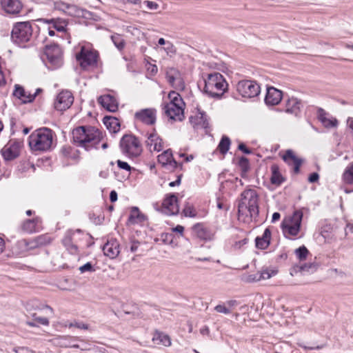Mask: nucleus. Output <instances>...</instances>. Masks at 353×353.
Returning a JSON list of instances; mask_svg holds the SVG:
<instances>
[{"label":"nucleus","instance_id":"obj_1","mask_svg":"<svg viewBox=\"0 0 353 353\" xmlns=\"http://www.w3.org/2000/svg\"><path fill=\"white\" fill-rule=\"evenodd\" d=\"M73 143L87 151L98 149L102 139L101 132L95 127L81 125L73 129L72 132Z\"/></svg>","mask_w":353,"mask_h":353},{"label":"nucleus","instance_id":"obj_2","mask_svg":"<svg viewBox=\"0 0 353 353\" xmlns=\"http://www.w3.org/2000/svg\"><path fill=\"white\" fill-rule=\"evenodd\" d=\"M259 194L253 189H246L241 194L238 205L239 216H250L256 219L259 215Z\"/></svg>","mask_w":353,"mask_h":353},{"label":"nucleus","instance_id":"obj_3","mask_svg":"<svg viewBox=\"0 0 353 353\" xmlns=\"http://www.w3.org/2000/svg\"><path fill=\"white\" fill-rule=\"evenodd\" d=\"M28 144L33 151H50L52 148L53 131L48 128L36 130L30 135Z\"/></svg>","mask_w":353,"mask_h":353},{"label":"nucleus","instance_id":"obj_4","mask_svg":"<svg viewBox=\"0 0 353 353\" xmlns=\"http://www.w3.org/2000/svg\"><path fill=\"white\" fill-rule=\"evenodd\" d=\"M228 86V84L223 76L219 72H214L208 74L207 79L205 80L203 91L210 97L221 99Z\"/></svg>","mask_w":353,"mask_h":353},{"label":"nucleus","instance_id":"obj_5","mask_svg":"<svg viewBox=\"0 0 353 353\" xmlns=\"http://www.w3.org/2000/svg\"><path fill=\"white\" fill-rule=\"evenodd\" d=\"M32 26L30 21L17 22L11 31L12 41L21 47H25L32 37Z\"/></svg>","mask_w":353,"mask_h":353},{"label":"nucleus","instance_id":"obj_6","mask_svg":"<svg viewBox=\"0 0 353 353\" xmlns=\"http://www.w3.org/2000/svg\"><path fill=\"white\" fill-rule=\"evenodd\" d=\"M119 148L122 154L131 159L139 157L143 151L141 141L132 134H125L121 137Z\"/></svg>","mask_w":353,"mask_h":353},{"label":"nucleus","instance_id":"obj_7","mask_svg":"<svg viewBox=\"0 0 353 353\" xmlns=\"http://www.w3.org/2000/svg\"><path fill=\"white\" fill-rule=\"evenodd\" d=\"M46 55L52 70L60 68L63 64L62 50L57 43L46 45L44 48Z\"/></svg>","mask_w":353,"mask_h":353},{"label":"nucleus","instance_id":"obj_8","mask_svg":"<svg viewBox=\"0 0 353 353\" xmlns=\"http://www.w3.org/2000/svg\"><path fill=\"white\" fill-rule=\"evenodd\" d=\"M236 90L243 97L253 98L259 94L261 88L255 81L242 80L238 82Z\"/></svg>","mask_w":353,"mask_h":353},{"label":"nucleus","instance_id":"obj_9","mask_svg":"<svg viewBox=\"0 0 353 353\" xmlns=\"http://www.w3.org/2000/svg\"><path fill=\"white\" fill-rule=\"evenodd\" d=\"M73 102L72 93L69 90H62L57 94L54 102V107L57 111L63 112L70 108Z\"/></svg>","mask_w":353,"mask_h":353},{"label":"nucleus","instance_id":"obj_10","mask_svg":"<svg viewBox=\"0 0 353 353\" xmlns=\"http://www.w3.org/2000/svg\"><path fill=\"white\" fill-rule=\"evenodd\" d=\"M179 199L175 193L167 194L162 202L163 211L168 215H176L179 212Z\"/></svg>","mask_w":353,"mask_h":353},{"label":"nucleus","instance_id":"obj_11","mask_svg":"<svg viewBox=\"0 0 353 353\" xmlns=\"http://www.w3.org/2000/svg\"><path fill=\"white\" fill-rule=\"evenodd\" d=\"M134 119L145 125H153L157 120V110L154 108L141 109L135 112Z\"/></svg>","mask_w":353,"mask_h":353},{"label":"nucleus","instance_id":"obj_12","mask_svg":"<svg viewBox=\"0 0 353 353\" xmlns=\"http://www.w3.org/2000/svg\"><path fill=\"white\" fill-rule=\"evenodd\" d=\"M98 57L99 54L97 52L84 51L83 50H81L77 55V59L80 62V66L83 69H85L88 66L96 65Z\"/></svg>","mask_w":353,"mask_h":353},{"label":"nucleus","instance_id":"obj_13","mask_svg":"<svg viewBox=\"0 0 353 353\" xmlns=\"http://www.w3.org/2000/svg\"><path fill=\"white\" fill-rule=\"evenodd\" d=\"M2 10L8 14L17 16L23 8V3L20 0H0Z\"/></svg>","mask_w":353,"mask_h":353},{"label":"nucleus","instance_id":"obj_14","mask_svg":"<svg viewBox=\"0 0 353 353\" xmlns=\"http://www.w3.org/2000/svg\"><path fill=\"white\" fill-rule=\"evenodd\" d=\"M81 230L79 229L75 231L68 230L62 239L63 245L71 254H78V246L74 243V241H76V234H81Z\"/></svg>","mask_w":353,"mask_h":353},{"label":"nucleus","instance_id":"obj_15","mask_svg":"<svg viewBox=\"0 0 353 353\" xmlns=\"http://www.w3.org/2000/svg\"><path fill=\"white\" fill-rule=\"evenodd\" d=\"M21 142L10 141L1 151V154L6 161H12L17 158L20 154Z\"/></svg>","mask_w":353,"mask_h":353},{"label":"nucleus","instance_id":"obj_16","mask_svg":"<svg viewBox=\"0 0 353 353\" xmlns=\"http://www.w3.org/2000/svg\"><path fill=\"white\" fill-rule=\"evenodd\" d=\"M163 110L166 116L171 120L181 121L184 119V110L182 106L166 103Z\"/></svg>","mask_w":353,"mask_h":353},{"label":"nucleus","instance_id":"obj_17","mask_svg":"<svg viewBox=\"0 0 353 353\" xmlns=\"http://www.w3.org/2000/svg\"><path fill=\"white\" fill-rule=\"evenodd\" d=\"M282 159L289 166L293 168L294 174H297L300 172L303 159L297 157L292 150H287Z\"/></svg>","mask_w":353,"mask_h":353},{"label":"nucleus","instance_id":"obj_18","mask_svg":"<svg viewBox=\"0 0 353 353\" xmlns=\"http://www.w3.org/2000/svg\"><path fill=\"white\" fill-rule=\"evenodd\" d=\"M282 99L283 92L281 90L272 86L267 88V92L264 101L268 106H274L278 105Z\"/></svg>","mask_w":353,"mask_h":353},{"label":"nucleus","instance_id":"obj_19","mask_svg":"<svg viewBox=\"0 0 353 353\" xmlns=\"http://www.w3.org/2000/svg\"><path fill=\"white\" fill-rule=\"evenodd\" d=\"M104 255L111 259H115L119 254V243L116 239L111 238L103 245Z\"/></svg>","mask_w":353,"mask_h":353},{"label":"nucleus","instance_id":"obj_20","mask_svg":"<svg viewBox=\"0 0 353 353\" xmlns=\"http://www.w3.org/2000/svg\"><path fill=\"white\" fill-rule=\"evenodd\" d=\"M189 121L194 129L199 128L206 129L208 128L209 123L208 116L204 111L198 109L197 114L189 117Z\"/></svg>","mask_w":353,"mask_h":353},{"label":"nucleus","instance_id":"obj_21","mask_svg":"<svg viewBox=\"0 0 353 353\" xmlns=\"http://www.w3.org/2000/svg\"><path fill=\"white\" fill-rule=\"evenodd\" d=\"M98 103L105 110L111 112H115L118 110V102L116 98L110 94L100 96Z\"/></svg>","mask_w":353,"mask_h":353},{"label":"nucleus","instance_id":"obj_22","mask_svg":"<svg viewBox=\"0 0 353 353\" xmlns=\"http://www.w3.org/2000/svg\"><path fill=\"white\" fill-rule=\"evenodd\" d=\"M192 230L197 237L205 241H210L214 239V232L210 229L205 228L203 223H198L192 226Z\"/></svg>","mask_w":353,"mask_h":353},{"label":"nucleus","instance_id":"obj_23","mask_svg":"<svg viewBox=\"0 0 353 353\" xmlns=\"http://www.w3.org/2000/svg\"><path fill=\"white\" fill-rule=\"evenodd\" d=\"M38 21L43 23L51 25V27L58 32H64L66 31L68 21L62 18H41L39 19Z\"/></svg>","mask_w":353,"mask_h":353},{"label":"nucleus","instance_id":"obj_24","mask_svg":"<svg viewBox=\"0 0 353 353\" xmlns=\"http://www.w3.org/2000/svg\"><path fill=\"white\" fill-rule=\"evenodd\" d=\"M285 112L298 116L303 108L302 101L295 98H288L285 102Z\"/></svg>","mask_w":353,"mask_h":353},{"label":"nucleus","instance_id":"obj_25","mask_svg":"<svg viewBox=\"0 0 353 353\" xmlns=\"http://www.w3.org/2000/svg\"><path fill=\"white\" fill-rule=\"evenodd\" d=\"M147 219V216L141 212L138 207L134 206L130 209V213L127 221V225L142 224Z\"/></svg>","mask_w":353,"mask_h":353},{"label":"nucleus","instance_id":"obj_26","mask_svg":"<svg viewBox=\"0 0 353 353\" xmlns=\"http://www.w3.org/2000/svg\"><path fill=\"white\" fill-rule=\"evenodd\" d=\"M319 265L315 263H304L303 265H295L290 270V274L294 276L298 272L312 274L316 271Z\"/></svg>","mask_w":353,"mask_h":353},{"label":"nucleus","instance_id":"obj_27","mask_svg":"<svg viewBox=\"0 0 353 353\" xmlns=\"http://www.w3.org/2000/svg\"><path fill=\"white\" fill-rule=\"evenodd\" d=\"M154 131H155V130H154ZM145 143L148 147L154 145L153 150L157 152L161 151L163 148L162 139L155 132L148 135Z\"/></svg>","mask_w":353,"mask_h":353},{"label":"nucleus","instance_id":"obj_28","mask_svg":"<svg viewBox=\"0 0 353 353\" xmlns=\"http://www.w3.org/2000/svg\"><path fill=\"white\" fill-rule=\"evenodd\" d=\"M271 231L269 228H266L261 236H256L255 239V245L258 249L265 250L270 244Z\"/></svg>","mask_w":353,"mask_h":353},{"label":"nucleus","instance_id":"obj_29","mask_svg":"<svg viewBox=\"0 0 353 353\" xmlns=\"http://www.w3.org/2000/svg\"><path fill=\"white\" fill-rule=\"evenodd\" d=\"M327 112L322 108H317V118L325 128H334L337 126L338 121L336 119L326 117Z\"/></svg>","mask_w":353,"mask_h":353},{"label":"nucleus","instance_id":"obj_30","mask_svg":"<svg viewBox=\"0 0 353 353\" xmlns=\"http://www.w3.org/2000/svg\"><path fill=\"white\" fill-rule=\"evenodd\" d=\"M103 124L111 133H117L120 130V123L117 118L112 116H105Z\"/></svg>","mask_w":353,"mask_h":353},{"label":"nucleus","instance_id":"obj_31","mask_svg":"<svg viewBox=\"0 0 353 353\" xmlns=\"http://www.w3.org/2000/svg\"><path fill=\"white\" fill-rule=\"evenodd\" d=\"M66 14L74 17L88 18V15H90L91 12L76 5L69 4Z\"/></svg>","mask_w":353,"mask_h":353},{"label":"nucleus","instance_id":"obj_32","mask_svg":"<svg viewBox=\"0 0 353 353\" xmlns=\"http://www.w3.org/2000/svg\"><path fill=\"white\" fill-rule=\"evenodd\" d=\"M152 341L157 345H163L165 347L171 345V339L170 336L161 332L156 331L154 334Z\"/></svg>","mask_w":353,"mask_h":353},{"label":"nucleus","instance_id":"obj_33","mask_svg":"<svg viewBox=\"0 0 353 353\" xmlns=\"http://www.w3.org/2000/svg\"><path fill=\"white\" fill-rule=\"evenodd\" d=\"M272 176L270 182L272 185L279 186L285 181V178L281 175L279 171V168L277 165H272L271 166Z\"/></svg>","mask_w":353,"mask_h":353},{"label":"nucleus","instance_id":"obj_34","mask_svg":"<svg viewBox=\"0 0 353 353\" xmlns=\"http://www.w3.org/2000/svg\"><path fill=\"white\" fill-rule=\"evenodd\" d=\"M79 338L76 336H59L58 337L54 339V343L60 347H70L71 346L72 342L78 340Z\"/></svg>","mask_w":353,"mask_h":353},{"label":"nucleus","instance_id":"obj_35","mask_svg":"<svg viewBox=\"0 0 353 353\" xmlns=\"http://www.w3.org/2000/svg\"><path fill=\"white\" fill-rule=\"evenodd\" d=\"M13 96L20 99L23 103H31V101H26V99H29L28 97L30 96V94H27L23 86L16 84L14 85V90L12 93Z\"/></svg>","mask_w":353,"mask_h":353},{"label":"nucleus","instance_id":"obj_36","mask_svg":"<svg viewBox=\"0 0 353 353\" xmlns=\"http://www.w3.org/2000/svg\"><path fill=\"white\" fill-rule=\"evenodd\" d=\"M172 158L173 154L172 150L168 149L157 157V161L163 168H168L169 163Z\"/></svg>","mask_w":353,"mask_h":353},{"label":"nucleus","instance_id":"obj_37","mask_svg":"<svg viewBox=\"0 0 353 353\" xmlns=\"http://www.w3.org/2000/svg\"><path fill=\"white\" fill-rule=\"evenodd\" d=\"M281 228L285 235L288 234L289 235L293 236H296L301 230L300 226L292 224L290 223H286L285 222L282 223Z\"/></svg>","mask_w":353,"mask_h":353},{"label":"nucleus","instance_id":"obj_38","mask_svg":"<svg viewBox=\"0 0 353 353\" xmlns=\"http://www.w3.org/2000/svg\"><path fill=\"white\" fill-rule=\"evenodd\" d=\"M238 165L241 170V176L246 178L247 173L250 169L249 159L245 157H241L239 159Z\"/></svg>","mask_w":353,"mask_h":353},{"label":"nucleus","instance_id":"obj_39","mask_svg":"<svg viewBox=\"0 0 353 353\" xmlns=\"http://www.w3.org/2000/svg\"><path fill=\"white\" fill-rule=\"evenodd\" d=\"M342 179L345 184H353V161L345 169L342 175Z\"/></svg>","mask_w":353,"mask_h":353},{"label":"nucleus","instance_id":"obj_40","mask_svg":"<svg viewBox=\"0 0 353 353\" xmlns=\"http://www.w3.org/2000/svg\"><path fill=\"white\" fill-rule=\"evenodd\" d=\"M230 144L231 141L230 138L224 135L222 137L217 149L219 150L221 154H225L230 149Z\"/></svg>","mask_w":353,"mask_h":353},{"label":"nucleus","instance_id":"obj_41","mask_svg":"<svg viewBox=\"0 0 353 353\" xmlns=\"http://www.w3.org/2000/svg\"><path fill=\"white\" fill-rule=\"evenodd\" d=\"M168 98L170 99V102L168 103H172L173 105H177V106L182 107L185 104L181 95L174 91L170 92L168 94Z\"/></svg>","mask_w":353,"mask_h":353},{"label":"nucleus","instance_id":"obj_42","mask_svg":"<svg viewBox=\"0 0 353 353\" xmlns=\"http://www.w3.org/2000/svg\"><path fill=\"white\" fill-rule=\"evenodd\" d=\"M303 216V213L302 212V210H296L293 212L292 216L290 217V223L301 227Z\"/></svg>","mask_w":353,"mask_h":353},{"label":"nucleus","instance_id":"obj_43","mask_svg":"<svg viewBox=\"0 0 353 353\" xmlns=\"http://www.w3.org/2000/svg\"><path fill=\"white\" fill-rule=\"evenodd\" d=\"M51 241L50 237L46 236V235H40L37 236L32 243H34L33 245L30 246V248H33L35 247L46 245L47 244H49Z\"/></svg>","mask_w":353,"mask_h":353},{"label":"nucleus","instance_id":"obj_44","mask_svg":"<svg viewBox=\"0 0 353 353\" xmlns=\"http://www.w3.org/2000/svg\"><path fill=\"white\" fill-rule=\"evenodd\" d=\"M37 222V219H27L22 225L23 231L28 233H32L35 230V226Z\"/></svg>","mask_w":353,"mask_h":353},{"label":"nucleus","instance_id":"obj_45","mask_svg":"<svg viewBox=\"0 0 353 353\" xmlns=\"http://www.w3.org/2000/svg\"><path fill=\"white\" fill-rule=\"evenodd\" d=\"M183 214L186 217L194 218L196 216V212L194 205L189 202H186L183 210Z\"/></svg>","mask_w":353,"mask_h":353},{"label":"nucleus","instance_id":"obj_46","mask_svg":"<svg viewBox=\"0 0 353 353\" xmlns=\"http://www.w3.org/2000/svg\"><path fill=\"white\" fill-rule=\"evenodd\" d=\"M111 39H112L113 43L114 44V46H116V48L119 50L121 51L124 48L125 42V40L121 37V36L120 34H117L112 35Z\"/></svg>","mask_w":353,"mask_h":353},{"label":"nucleus","instance_id":"obj_47","mask_svg":"<svg viewBox=\"0 0 353 353\" xmlns=\"http://www.w3.org/2000/svg\"><path fill=\"white\" fill-rule=\"evenodd\" d=\"M308 253H309L308 250L304 245H302V246H301L299 248L295 250V254H296L297 258L300 261H303V260L306 259Z\"/></svg>","mask_w":353,"mask_h":353},{"label":"nucleus","instance_id":"obj_48","mask_svg":"<svg viewBox=\"0 0 353 353\" xmlns=\"http://www.w3.org/2000/svg\"><path fill=\"white\" fill-rule=\"evenodd\" d=\"M73 148L70 145H63L61 149V154L66 158L74 159V156L72 154Z\"/></svg>","mask_w":353,"mask_h":353},{"label":"nucleus","instance_id":"obj_49","mask_svg":"<svg viewBox=\"0 0 353 353\" xmlns=\"http://www.w3.org/2000/svg\"><path fill=\"white\" fill-rule=\"evenodd\" d=\"M79 270L81 273H85L86 272H94L96 271V268L93 266L92 263L87 262L85 264L80 266Z\"/></svg>","mask_w":353,"mask_h":353},{"label":"nucleus","instance_id":"obj_50","mask_svg":"<svg viewBox=\"0 0 353 353\" xmlns=\"http://www.w3.org/2000/svg\"><path fill=\"white\" fill-rule=\"evenodd\" d=\"M263 277L264 276H261V271L256 272V274H250L246 278L245 281L248 283H252L256 281H259L261 280H263Z\"/></svg>","mask_w":353,"mask_h":353},{"label":"nucleus","instance_id":"obj_51","mask_svg":"<svg viewBox=\"0 0 353 353\" xmlns=\"http://www.w3.org/2000/svg\"><path fill=\"white\" fill-rule=\"evenodd\" d=\"M261 276H264V277H263V280L268 279L271 278L272 276L276 275L277 274V270H268V268H265V269H263L261 271Z\"/></svg>","mask_w":353,"mask_h":353},{"label":"nucleus","instance_id":"obj_52","mask_svg":"<svg viewBox=\"0 0 353 353\" xmlns=\"http://www.w3.org/2000/svg\"><path fill=\"white\" fill-rule=\"evenodd\" d=\"M117 164L119 169L126 170L129 172L133 169L127 162L119 159L117 161Z\"/></svg>","mask_w":353,"mask_h":353},{"label":"nucleus","instance_id":"obj_53","mask_svg":"<svg viewBox=\"0 0 353 353\" xmlns=\"http://www.w3.org/2000/svg\"><path fill=\"white\" fill-rule=\"evenodd\" d=\"M15 353H37L34 350L30 349L28 347L18 346L13 349Z\"/></svg>","mask_w":353,"mask_h":353},{"label":"nucleus","instance_id":"obj_54","mask_svg":"<svg viewBox=\"0 0 353 353\" xmlns=\"http://www.w3.org/2000/svg\"><path fill=\"white\" fill-rule=\"evenodd\" d=\"M214 310L219 313H223L225 314H229L231 311L230 308L226 307L225 303L223 305L219 304L214 307Z\"/></svg>","mask_w":353,"mask_h":353},{"label":"nucleus","instance_id":"obj_55","mask_svg":"<svg viewBox=\"0 0 353 353\" xmlns=\"http://www.w3.org/2000/svg\"><path fill=\"white\" fill-rule=\"evenodd\" d=\"M32 317L34 319V321H35L37 323H38L41 325H49V321L46 317L37 316L36 314H33Z\"/></svg>","mask_w":353,"mask_h":353},{"label":"nucleus","instance_id":"obj_56","mask_svg":"<svg viewBox=\"0 0 353 353\" xmlns=\"http://www.w3.org/2000/svg\"><path fill=\"white\" fill-rule=\"evenodd\" d=\"M68 6H69V3L62 2V1L56 2L54 3V8L57 10L63 11L65 13H66V12H67Z\"/></svg>","mask_w":353,"mask_h":353},{"label":"nucleus","instance_id":"obj_57","mask_svg":"<svg viewBox=\"0 0 353 353\" xmlns=\"http://www.w3.org/2000/svg\"><path fill=\"white\" fill-rule=\"evenodd\" d=\"M75 327L79 329H83V330H88V325L85 324L83 322H74L71 323L69 325V327Z\"/></svg>","mask_w":353,"mask_h":353},{"label":"nucleus","instance_id":"obj_58","mask_svg":"<svg viewBox=\"0 0 353 353\" xmlns=\"http://www.w3.org/2000/svg\"><path fill=\"white\" fill-rule=\"evenodd\" d=\"M177 165L178 162L174 159V157L170 160L169 163L168 167L165 168L167 170H169L170 172H174L177 170Z\"/></svg>","mask_w":353,"mask_h":353},{"label":"nucleus","instance_id":"obj_59","mask_svg":"<svg viewBox=\"0 0 353 353\" xmlns=\"http://www.w3.org/2000/svg\"><path fill=\"white\" fill-rule=\"evenodd\" d=\"M319 180V174L317 172L311 173L307 178V181L309 183H316Z\"/></svg>","mask_w":353,"mask_h":353},{"label":"nucleus","instance_id":"obj_60","mask_svg":"<svg viewBox=\"0 0 353 353\" xmlns=\"http://www.w3.org/2000/svg\"><path fill=\"white\" fill-rule=\"evenodd\" d=\"M238 149L245 154H250L252 153V150L248 148L244 143H240L238 145Z\"/></svg>","mask_w":353,"mask_h":353},{"label":"nucleus","instance_id":"obj_61","mask_svg":"<svg viewBox=\"0 0 353 353\" xmlns=\"http://www.w3.org/2000/svg\"><path fill=\"white\" fill-rule=\"evenodd\" d=\"M183 176V174H178L176 176V179L174 181H172L169 183V186L171 188L175 187L176 185H179L181 183V178Z\"/></svg>","mask_w":353,"mask_h":353},{"label":"nucleus","instance_id":"obj_62","mask_svg":"<svg viewBox=\"0 0 353 353\" xmlns=\"http://www.w3.org/2000/svg\"><path fill=\"white\" fill-rule=\"evenodd\" d=\"M144 3L146 5L147 8L150 10H157L159 8V5L154 1H145Z\"/></svg>","mask_w":353,"mask_h":353},{"label":"nucleus","instance_id":"obj_63","mask_svg":"<svg viewBox=\"0 0 353 353\" xmlns=\"http://www.w3.org/2000/svg\"><path fill=\"white\" fill-rule=\"evenodd\" d=\"M163 49L168 54L170 52H174V46L170 41H167V44L165 45V47L163 48Z\"/></svg>","mask_w":353,"mask_h":353},{"label":"nucleus","instance_id":"obj_64","mask_svg":"<svg viewBox=\"0 0 353 353\" xmlns=\"http://www.w3.org/2000/svg\"><path fill=\"white\" fill-rule=\"evenodd\" d=\"M225 305L228 308H234L239 305V302L236 300H229L225 302Z\"/></svg>","mask_w":353,"mask_h":353}]
</instances>
